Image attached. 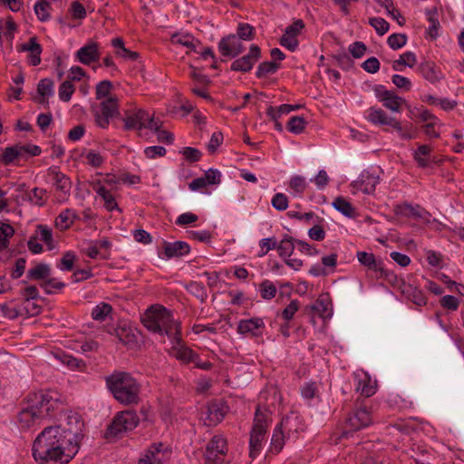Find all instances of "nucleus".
<instances>
[{
	"mask_svg": "<svg viewBox=\"0 0 464 464\" xmlns=\"http://www.w3.org/2000/svg\"><path fill=\"white\" fill-rule=\"evenodd\" d=\"M83 422L77 413L69 414L66 422L49 426L36 437L33 456L40 464H67L78 453L83 439Z\"/></svg>",
	"mask_w": 464,
	"mask_h": 464,
	"instance_id": "obj_1",
	"label": "nucleus"
},
{
	"mask_svg": "<svg viewBox=\"0 0 464 464\" xmlns=\"http://www.w3.org/2000/svg\"><path fill=\"white\" fill-rule=\"evenodd\" d=\"M106 384L113 397L121 404H137L140 401V384L126 372H115L106 377Z\"/></svg>",
	"mask_w": 464,
	"mask_h": 464,
	"instance_id": "obj_2",
	"label": "nucleus"
},
{
	"mask_svg": "<svg viewBox=\"0 0 464 464\" xmlns=\"http://www.w3.org/2000/svg\"><path fill=\"white\" fill-rule=\"evenodd\" d=\"M32 395L35 401V407H38L39 411H43L41 413L43 419L46 417L56 418L58 413L63 412V404L61 395L57 392L41 391Z\"/></svg>",
	"mask_w": 464,
	"mask_h": 464,
	"instance_id": "obj_3",
	"label": "nucleus"
},
{
	"mask_svg": "<svg viewBox=\"0 0 464 464\" xmlns=\"http://www.w3.org/2000/svg\"><path fill=\"white\" fill-rule=\"evenodd\" d=\"M140 422L135 411H124L118 412L104 432V438L115 439L123 432L134 430Z\"/></svg>",
	"mask_w": 464,
	"mask_h": 464,
	"instance_id": "obj_4",
	"label": "nucleus"
},
{
	"mask_svg": "<svg viewBox=\"0 0 464 464\" xmlns=\"http://www.w3.org/2000/svg\"><path fill=\"white\" fill-rule=\"evenodd\" d=\"M92 111L94 116L95 123L102 128H108L110 120L118 116L119 101L116 96H110L103 100L98 106H92Z\"/></svg>",
	"mask_w": 464,
	"mask_h": 464,
	"instance_id": "obj_5",
	"label": "nucleus"
},
{
	"mask_svg": "<svg viewBox=\"0 0 464 464\" xmlns=\"http://www.w3.org/2000/svg\"><path fill=\"white\" fill-rule=\"evenodd\" d=\"M159 323L160 334H166L177 344L182 343L179 323L174 320L172 314L163 306H160Z\"/></svg>",
	"mask_w": 464,
	"mask_h": 464,
	"instance_id": "obj_6",
	"label": "nucleus"
},
{
	"mask_svg": "<svg viewBox=\"0 0 464 464\" xmlns=\"http://www.w3.org/2000/svg\"><path fill=\"white\" fill-rule=\"evenodd\" d=\"M266 417L261 412L260 407L258 406L256 410V416L254 419V424L250 433V457L254 458L261 449V443L266 434Z\"/></svg>",
	"mask_w": 464,
	"mask_h": 464,
	"instance_id": "obj_7",
	"label": "nucleus"
},
{
	"mask_svg": "<svg viewBox=\"0 0 464 464\" xmlns=\"http://www.w3.org/2000/svg\"><path fill=\"white\" fill-rule=\"evenodd\" d=\"M367 119L374 125H386L392 127L400 133L401 139H413V135L403 131V128L399 121H397L395 118L389 117L387 113L382 109L371 107L368 111Z\"/></svg>",
	"mask_w": 464,
	"mask_h": 464,
	"instance_id": "obj_8",
	"label": "nucleus"
},
{
	"mask_svg": "<svg viewBox=\"0 0 464 464\" xmlns=\"http://www.w3.org/2000/svg\"><path fill=\"white\" fill-rule=\"evenodd\" d=\"M29 405L18 412L17 420L21 429H29L43 419L38 407H35V401L32 394L28 396Z\"/></svg>",
	"mask_w": 464,
	"mask_h": 464,
	"instance_id": "obj_9",
	"label": "nucleus"
},
{
	"mask_svg": "<svg viewBox=\"0 0 464 464\" xmlns=\"http://www.w3.org/2000/svg\"><path fill=\"white\" fill-rule=\"evenodd\" d=\"M261 58V49L256 44H252L247 54L236 59L230 66L234 72H248L252 70L256 63Z\"/></svg>",
	"mask_w": 464,
	"mask_h": 464,
	"instance_id": "obj_10",
	"label": "nucleus"
},
{
	"mask_svg": "<svg viewBox=\"0 0 464 464\" xmlns=\"http://www.w3.org/2000/svg\"><path fill=\"white\" fill-rule=\"evenodd\" d=\"M218 47L223 56L230 58L237 57L245 50L241 40L233 34L222 37Z\"/></svg>",
	"mask_w": 464,
	"mask_h": 464,
	"instance_id": "obj_11",
	"label": "nucleus"
},
{
	"mask_svg": "<svg viewBox=\"0 0 464 464\" xmlns=\"http://www.w3.org/2000/svg\"><path fill=\"white\" fill-rule=\"evenodd\" d=\"M374 92L383 106L392 111H400L401 105L405 102L403 98L396 95L393 91L385 90L383 85H375Z\"/></svg>",
	"mask_w": 464,
	"mask_h": 464,
	"instance_id": "obj_12",
	"label": "nucleus"
},
{
	"mask_svg": "<svg viewBox=\"0 0 464 464\" xmlns=\"http://www.w3.org/2000/svg\"><path fill=\"white\" fill-rule=\"evenodd\" d=\"M228 411V406L222 401H213L208 403L206 418L204 419L207 426H216L219 423Z\"/></svg>",
	"mask_w": 464,
	"mask_h": 464,
	"instance_id": "obj_13",
	"label": "nucleus"
},
{
	"mask_svg": "<svg viewBox=\"0 0 464 464\" xmlns=\"http://www.w3.org/2000/svg\"><path fill=\"white\" fill-rule=\"evenodd\" d=\"M306 313L317 314L322 318H329L332 315V300L329 294L321 295L314 304L304 308Z\"/></svg>",
	"mask_w": 464,
	"mask_h": 464,
	"instance_id": "obj_14",
	"label": "nucleus"
},
{
	"mask_svg": "<svg viewBox=\"0 0 464 464\" xmlns=\"http://www.w3.org/2000/svg\"><path fill=\"white\" fill-rule=\"evenodd\" d=\"M78 60L86 65L100 59L99 45L97 43L90 42L80 48L76 53Z\"/></svg>",
	"mask_w": 464,
	"mask_h": 464,
	"instance_id": "obj_15",
	"label": "nucleus"
},
{
	"mask_svg": "<svg viewBox=\"0 0 464 464\" xmlns=\"http://www.w3.org/2000/svg\"><path fill=\"white\" fill-rule=\"evenodd\" d=\"M42 46L37 43L35 36L30 37L27 43L21 44L18 47L20 52H29V63L33 66H36L41 63Z\"/></svg>",
	"mask_w": 464,
	"mask_h": 464,
	"instance_id": "obj_16",
	"label": "nucleus"
},
{
	"mask_svg": "<svg viewBox=\"0 0 464 464\" xmlns=\"http://www.w3.org/2000/svg\"><path fill=\"white\" fill-rule=\"evenodd\" d=\"M164 255L168 258L180 257L189 253L190 246L187 242L175 241L173 243L164 241Z\"/></svg>",
	"mask_w": 464,
	"mask_h": 464,
	"instance_id": "obj_17",
	"label": "nucleus"
},
{
	"mask_svg": "<svg viewBox=\"0 0 464 464\" xmlns=\"http://www.w3.org/2000/svg\"><path fill=\"white\" fill-rule=\"evenodd\" d=\"M372 422L371 412L366 407L357 409L353 417L349 418V424L354 430L367 427Z\"/></svg>",
	"mask_w": 464,
	"mask_h": 464,
	"instance_id": "obj_18",
	"label": "nucleus"
},
{
	"mask_svg": "<svg viewBox=\"0 0 464 464\" xmlns=\"http://www.w3.org/2000/svg\"><path fill=\"white\" fill-rule=\"evenodd\" d=\"M265 324L262 318L255 317L248 320H241L237 325V332L242 334H251L253 336H258L261 334L256 330L264 328Z\"/></svg>",
	"mask_w": 464,
	"mask_h": 464,
	"instance_id": "obj_19",
	"label": "nucleus"
},
{
	"mask_svg": "<svg viewBox=\"0 0 464 464\" xmlns=\"http://www.w3.org/2000/svg\"><path fill=\"white\" fill-rule=\"evenodd\" d=\"M159 318L160 306H151L142 317V324L149 331L160 334Z\"/></svg>",
	"mask_w": 464,
	"mask_h": 464,
	"instance_id": "obj_20",
	"label": "nucleus"
},
{
	"mask_svg": "<svg viewBox=\"0 0 464 464\" xmlns=\"http://www.w3.org/2000/svg\"><path fill=\"white\" fill-rule=\"evenodd\" d=\"M357 258L358 261L364 266H366L368 269L375 271V272H381L382 274L384 272L382 262L376 260L374 255L372 253H367L363 251L357 252Z\"/></svg>",
	"mask_w": 464,
	"mask_h": 464,
	"instance_id": "obj_21",
	"label": "nucleus"
},
{
	"mask_svg": "<svg viewBox=\"0 0 464 464\" xmlns=\"http://www.w3.org/2000/svg\"><path fill=\"white\" fill-rule=\"evenodd\" d=\"M419 71L421 75L429 82L434 83L440 80V72L433 62H423L419 66Z\"/></svg>",
	"mask_w": 464,
	"mask_h": 464,
	"instance_id": "obj_22",
	"label": "nucleus"
},
{
	"mask_svg": "<svg viewBox=\"0 0 464 464\" xmlns=\"http://www.w3.org/2000/svg\"><path fill=\"white\" fill-rule=\"evenodd\" d=\"M163 444H152L145 452L144 456L139 459V464H161L158 457L161 451Z\"/></svg>",
	"mask_w": 464,
	"mask_h": 464,
	"instance_id": "obj_23",
	"label": "nucleus"
},
{
	"mask_svg": "<svg viewBox=\"0 0 464 464\" xmlns=\"http://www.w3.org/2000/svg\"><path fill=\"white\" fill-rule=\"evenodd\" d=\"M77 218V215L72 209H65L60 213V215L55 219V226L60 230H65L69 228Z\"/></svg>",
	"mask_w": 464,
	"mask_h": 464,
	"instance_id": "obj_24",
	"label": "nucleus"
},
{
	"mask_svg": "<svg viewBox=\"0 0 464 464\" xmlns=\"http://www.w3.org/2000/svg\"><path fill=\"white\" fill-rule=\"evenodd\" d=\"M295 239L285 235L284 238L277 244L278 255L282 258L290 257L295 250Z\"/></svg>",
	"mask_w": 464,
	"mask_h": 464,
	"instance_id": "obj_25",
	"label": "nucleus"
},
{
	"mask_svg": "<svg viewBox=\"0 0 464 464\" xmlns=\"http://www.w3.org/2000/svg\"><path fill=\"white\" fill-rule=\"evenodd\" d=\"M282 422L276 425L272 436L270 451L274 454H278L285 445V435L282 430Z\"/></svg>",
	"mask_w": 464,
	"mask_h": 464,
	"instance_id": "obj_26",
	"label": "nucleus"
},
{
	"mask_svg": "<svg viewBox=\"0 0 464 464\" xmlns=\"http://www.w3.org/2000/svg\"><path fill=\"white\" fill-rule=\"evenodd\" d=\"M53 82L49 78L42 79L37 85V92L41 95L38 100L39 103L48 105V101L45 97L53 94Z\"/></svg>",
	"mask_w": 464,
	"mask_h": 464,
	"instance_id": "obj_27",
	"label": "nucleus"
},
{
	"mask_svg": "<svg viewBox=\"0 0 464 464\" xmlns=\"http://www.w3.org/2000/svg\"><path fill=\"white\" fill-rule=\"evenodd\" d=\"M49 174L53 175V179L57 190H60L64 194L69 192L71 188V181L64 174L51 169H49Z\"/></svg>",
	"mask_w": 464,
	"mask_h": 464,
	"instance_id": "obj_28",
	"label": "nucleus"
},
{
	"mask_svg": "<svg viewBox=\"0 0 464 464\" xmlns=\"http://www.w3.org/2000/svg\"><path fill=\"white\" fill-rule=\"evenodd\" d=\"M95 190L96 193L104 200V207L108 211H112L114 209L121 211L114 197L104 186H99Z\"/></svg>",
	"mask_w": 464,
	"mask_h": 464,
	"instance_id": "obj_29",
	"label": "nucleus"
},
{
	"mask_svg": "<svg viewBox=\"0 0 464 464\" xmlns=\"http://www.w3.org/2000/svg\"><path fill=\"white\" fill-rule=\"evenodd\" d=\"M23 158L24 156L20 145H15L12 147H6L5 149L1 160L5 165H10L15 160H20Z\"/></svg>",
	"mask_w": 464,
	"mask_h": 464,
	"instance_id": "obj_30",
	"label": "nucleus"
},
{
	"mask_svg": "<svg viewBox=\"0 0 464 464\" xmlns=\"http://www.w3.org/2000/svg\"><path fill=\"white\" fill-rule=\"evenodd\" d=\"M179 345L180 346L176 349L175 353V357L178 360L182 361L185 363H189L196 362V360L198 359V354L195 353L192 349L184 346L181 343Z\"/></svg>",
	"mask_w": 464,
	"mask_h": 464,
	"instance_id": "obj_31",
	"label": "nucleus"
},
{
	"mask_svg": "<svg viewBox=\"0 0 464 464\" xmlns=\"http://www.w3.org/2000/svg\"><path fill=\"white\" fill-rule=\"evenodd\" d=\"M51 269L46 264H38L27 272V278L30 280H41L49 276Z\"/></svg>",
	"mask_w": 464,
	"mask_h": 464,
	"instance_id": "obj_32",
	"label": "nucleus"
},
{
	"mask_svg": "<svg viewBox=\"0 0 464 464\" xmlns=\"http://www.w3.org/2000/svg\"><path fill=\"white\" fill-rule=\"evenodd\" d=\"M206 450L226 455L227 452V443L226 439L221 436H214L208 443Z\"/></svg>",
	"mask_w": 464,
	"mask_h": 464,
	"instance_id": "obj_33",
	"label": "nucleus"
},
{
	"mask_svg": "<svg viewBox=\"0 0 464 464\" xmlns=\"http://www.w3.org/2000/svg\"><path fill=\"white\" fill-rule=\"evenodd\" d=\"M280 68V64L276 62H263L257 66L256 76L258 79L265 78L268 74H274Z\"/></svg>",
	"mask_w": 464,
	"mask_h": 464,
	"instance_id": "obj_34",
	"label": "nucleus"
},
{
	"mask_svg": "<svg viewBox=\"0 0 464 464\" xmlns=\"http://www.w3.org/2000/svg\"><path fill=\"white\" fill-rule=\"evenodd\" d=\"M185 288L201 302L208 298L206 288L201 283L190 281L185 285Z\"/></svg>",
	"mask_w": 464,
	"mask_h": 464,
	"instance_id": "obj_35",
	"label": "nucleus"
},
{
	"mask_svg": "<svg viewBox=\"0 0 464 464\" xmlns=\"http://www.w3.org/2000/svg\"><path fill=\"white\" fill-rule=\"evenodd\" d=\"M14 234V229L11 225L0 221V250L5 249L8 246V239Z\"/></svg>",
	"mask_w": 464,
	"mask_h": 464,
	"instance_id": "obj_36",
	"label": "nucleus"
},
{
	"mask_svg": "<svg viewBox=\"0 0 464 464\" xmlns=\"http://www.w3.org/2000/svg\"><path fill=\"white\" fill-rule=\"evenodd\" d=\"M306 124L307 122L304 118L300 116H293L289 119L286 124V129L292 133L299 134L303 132Z\"/></svg>",
	"mask_w": 464,
	"mask_h": 464,
	"instance_id": "obj_37",
	"label": "nucleus"
},
{
	"mask_svg": "<svg viewBox=\"0 0 464 464\" xmlns=\"http://www.w3.org/2000/svg\"><path fill=\"white\" fill-rule=\"evenodd\" d=\"M333 206L342 214L346 217H353L354 214V208L352 204L342 197H338L334 199Z\"/></svg>",
	"mask_w": 464,
	"mask_h": 464,
	"instance_id": "obj_38",
	"label": "nucleus"
},
{
	"mask_svg": "<svg viewBox=\"0 0 464 464\" xmlns=\"http://www.w3.org/2000/svg\"><path fill=\"white\" fill-rule=\"evenodd\" d=\"M50 9L51 5L46 0H39L34 5V13L42 22H45L50 19Z\"/></svg>",
	"mask_w": 464,
	"mask_h": 464,
	"instance_id": "obj_39",
	"label": "nucleus"
},
{
	"mask_svg": "<svg viewBox=\"0 0 464 464\" xmlns=\"http://www.w3.org/2000/svg\"><path fill=\"white\" fill-rule=\"evenodd\" d=\"M240 40L250 41L255 37V28L247 23H240L237 25V34Z\"/></svg>",
	"mask_w": 464,
	"mask_h": 464,
	"instance_id": "obj_40",
	"label": "nucleus"
},
{
	"mask_svg": "<svg viewBox=\"0 0 464 464\" xmlns=\"http://www.w3.org/2000/svg\"><path fill=\"white\" fill-rule=\"evenodd\" d=\"M111 310V304L102 303L92 309V317L96 321H103Z\"/></svg>",
	"mask_w": 464,
	"mask_h": 464,
	"instance_id": "obj_41",
	"label": "nucleus"
},
{
	"mask_svg": "<svg viewBox=\"0 0 464 464\" xmlns=\"http://www.w3.org/2000/svg\"><path fill=\"white\" fill-rule=\"evenodd\" d=\"M407 39L405 34H392L388 37L387 44L392 49L398 50L406 44Z\"/></svg>",
	"mask_w": 464,
	"mask_h": 464,
	"instance_id": "obj_42",
	"label": "nucleus"
},
{
	"mask_svg": "<svg viewBox=\"0 0 464 464\" xmlns=\"http://www.w3.org/2000/svg\"><path fill=\"white\" fill-rule=\"evenodd\" d=\"M377 183L378 178L368 174L366 176L362 175L361 189L366 194H371L375 190Z\"/></svg>",
	"mask_w": 464,
	"mask_h": 464,
	"instance_id": "obj_43",
	"label": "nucleus"
},
{
	"mask_svg": "<svg viewBox=\"0 0 464 464\" xmlns=\"http://www.w3.org/2000/svg\"><path fill=\"white\" fill-rule=\"evenodd\" d=\"M37 230L40 232V239L46 244L48 249H53L54 244L52 230L44 225H38Z\"/></svg>",
	"mask_w": 464,
	"mask_h": 464,
	"instance_id": "obj_44",
	"label": "nucleus"
},
{
	"mask_svg": "<svg viewBox=\"0 0 464 464\" xmlns=\"http://www.w3.org/2000/svg\"><path fill=\"white\" fill-rule=\"evenodd\" d=\"M114 334L118 338L119 342L124 345H129L134 342V334L130 333V329L118 327L114 330Z\"/></svg>",
	"mask_w": 464,
	"mask_h": 464,
	"instance_id": "obj_45",
	"label": "nucleus"
},
{
	"mask_svg": "<svg viewBox=\"0 0 464 464\" xmlns=\"http://www.w3.org/2000/svg\"><path fill=\"white\" fill-rule=\"evenodd\" d=\"M436 13H437L436 8H432V9H430L427 11V14H429L428 20L430 23V25L429 26L427 33L433 39L437 38V36L439 34L438 31H439V27H440V22L438 21V19L433 17V14H435Z\"/></svg>",
	"mask_w": 464,
	"mask_h": 464,
	"instance_id": "obj_46",
	"label": "nucleus"
},
{
	"mask_svg": "<svg viewBox=\"0 0 464 464\" xmlns=\"http://www.w3.org/2000/svg\"><path fill=\"white\" fill-rule=\"evenodd\" d=\"M259 288L262 298L272 299L276 296V287L272 282L265 280L260 284Z\"/></svg>",
	"mask_w": 464,
	"mask_h": 464,
	"instance_id": "obj_47",
	"label": "nucleus"
},
{
	"mask_svg": "<svg viewBox=\"0 0 464 464\" xmlns=\"http://www.w3.org/2000/svg\"><path fill=\"white\" fill-rule=\"evenodd\" d=\"M74 92V86L70 81H64L59 87V98L63 102H69Z\"/></svg>",
	"mask_w": 464,
	"mask_h": 464,
	"instance_id": "obj_48",
	"label": "nucleus"
},
{
	"mask_svg": "<svg viewBox=\"0 0 464 464\" xmlns=\"http://www.w3.org/2000/svg\"><path fill=\"white\" fill-rule=\"evenodd\" d=\"M112 89V83L109 80H104L100 82L96 86V99L102 100L109 96L111 91Z\"/></svg>",
	"mask_w": 464,
	"mask_h": 464,
	"instance_id": "obj_49",
	"label": "nucleus"
},
{
	"mask_svg": "<svg viewBox=\"0 0 464 464\" xmlns=\"http://www.w3.org/2000/svg\"><path fill=\"white\" fill-rule=\"evenodd\" d=\"M357 390L367 398L375 393V387L370 384V378L367 373L364 374V379L359 382Z\"/></svg>",
	"mask_w": 464,
	"mask_h": 464,
	"instance_id": "obj_50",
	"label": "nucleus"
},
{
	"mask_svg": "<svg viewBox=\"0 0 464 464\" xmlns=\"http://www.w3.org/2000/svg\"><path fill=\"white\" fill-rule=\"evenodd\" d=\"M431 149L429 145L423 144L419 146L415 152L414 159L418 162L419 166L426 167L428 165V160L422 156H428Z\"/></svg>",
	"mask_w": 464,
	"mask_h": 464,
	"instance_id": "obj_51",
	"label": "nucleus"
},
{
	"mask_svg": "<svg viewBox=\"0 0 464 464\" xmlns=\"http://www.w3.org/2000/svg\"><path fill=\"white\" fill-rule=\"evenodd\" d=\"M369 24L376 30L380 35L386 34L390 28L389 23L381 17L370 18Z\"/></svg>",
	"mask_w": 464,
	"mask_h": 464,
	"instance_id": "obj_52",
	"label": "nucleus"
},
{
	"mask_svg": "<svg viewBox=\"0 0 464 464\" xmlns=\"http://www.w3.org/2000/svg\"><path fill=\"white\" fill-rule=\"evenodd\" d=\"M76 260V256L73 252L68 251L64 253L63 256L61 259V264L59 265V268L61 270L72 271L73 268L74 261Z\"/></svg>",
	"mask_w": 464,
	"mask_h": 464,
	"instance_id": "obj_53",
	"label": "nucleus"
},
{
	"mask_svg": "<svg viewBox=\"0 0 464 464\" xmlns=\"http://www.w3.org/2000/svg\"><path fill=\"white\" fill-rule=\"evenodd\" d=\"M271 204L276 210H285L288 208V198L283 193H276L274 195Z\"/></svg>",
	"mask_w": 464,
	"mask_h": 464,
	"instance_id": "obj_54",
	"label": "nucleus"
},
{
	"mask_svg": "<svg viewBox=\"0 0 464 464\" xmlns=\"http://www.w3.org/2000/svg\"><path fill=\"white\" fill-rule=\"evenodd\" d=\"M60 359L63 364L71 369H82L85 367V363L82 360L76 359L70 354H63Z\"/></svg>",
	"mask_w": 464,
	"mask_h": 464,
	"instance_id": "obj_55",
	"label": "nucleus"
},
{
	"mask_svg": "<svg viewBox=\"0 0 464 464\" xmlns=\"http://www.w3.org/2000/svg\"><path fill=\"white\" fill-rule=\"evenodd\" d=\"M22 315L18 308L10 307L6 304H0V318L15 319Z\"/></svg>",
	"mask_w": 464,
	"mask_h": 464,
	"instance_id": "obj_56",
	"label": "nucleus"
},
{
	"mask_svg": "<svg viewBox=\"0 0 464 464\" xmlns=\"http://www.w3.org/2000/svg\"><path fill=\"white\" fill-rule=\"evenodd\" d=\"M70 12L73 19L82 20L87 15L85 7L79 1L72 3Z\"/></svg>",
	"mask_w": 464,
	"mask_h": 464,
	"instance_id": "obj_57",
	"label": "nucleus"
},
{
	"mask_svg": "<svg viewBox=\"0 0 464 464\" xmlns=\"http://www.w3.org/2000/svg\"><path fill=\"white\" fill-rule=\"evenodd\" d=\"M208 185H218L221 182V173L217 169H209L203 176Z\"/></svg>",
	"mask_w": 464,
	"mask_h": 464,
	"instance_id": "obj_58",
	"label": "nucleus"
},
{
	"mask_svg": "<svg viewBox=\"0 0 464 464\" xmlns=\"http://www.w3.org/2000/svg\"><path fill=\"white\" fill-rule=\"evenodd\" d=\"M259 246L261 247V251L258 253L259 257L266 256L272 249H277V242L275 238H263L260 240Z\"/></svg>",
	"mask_w": 464,
	"mask_h": 464,
	"instance_id": "obj_59",
	"label": "nucleus"
},
{
	"mask_svg": "<svg viewBox=\"0 0 464 464\" xmlns=\"http://www.w3.org/2000/svg\"><path fill=\"white\" fill-rule=\"evenodd\" d=\"M182 153L186 160L191 163L198 162L202 156V153L199 150L192 147L184 148Z\"/></svg>",
	"mask_w": 464,
	"mask_h": 464,
	"instance_id": "obj_60",
	"label": "nucleus"
},
{
	"mask_svg": "<svg viewBox=\"0 0 464 464\" xmlns=\"http://www.w3.org/2000/svg\"><path fill=\"white\" fill-rule=\"evenodd\" d=\"M280 44L294 52L298 46V40L296 37L285 33L280 39Z\"/></svg>",
	"mask_w": 464,
	"mask_h": 464,
	"instance_id": "obj_61",
	"label": "nucleus"
},
{
	"mask_svg": "<svg viewBox=\"0 0 464 464\" xmlns=\"http://www.w3.org/2000/svg\"><path fill=\"white\" fill-rule=\"evenodd\" d=\"M440 304L448 310L456 311L459 307V301L454 295H448L441 298Z\"/></svg>",
	"mask_w": 464,
	"mask_h": 464,
	"instance_id": "obj_62",
	"label": "nucleus"
},
{
	"mask_svg": "<svg viewBox=\"0 0 464 464\" xmlns=\"http://www.w3.org/2000/svg\"><path fill=\"white\" fill-rule=\"evenodd\" d=\"M366 50V45L362 42H354L349 46L350 53L356 59L362 57Z\"/></svg>",
	"mask_w": 464,
	"mask_h": 464,
	"instance_id": "obj_63",
	"label": "nucleus"
},
{
	"mask_svg": "<svg viewBox=\"0 0 464 464\" xmlns=\"http://www.w3.org/2000/svg\"><path fill=\"white\" fill-rule=\"evenodd\" d=\"M225 455L206 450L204 453V464H221Z\"/></svg>",
	"mask_w": 464,
	"mask_h": 464,
	"instance_id": "obj_64",
	"label": "nucleus"
}]
</instances>
